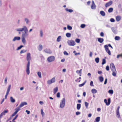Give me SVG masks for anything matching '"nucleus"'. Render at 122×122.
Segmentation results:
<instances>
[{"label":"nucleus","instance_id":"obj_2","mask_svg":"<svg viewBox=\"0 0 122 122\" xmlns=\"http://www.w3.org/2000/svg\"><path fill=\"white\" fill-rule=\"evenodd\" d=\"M26 59L28 61L26 66V71L27 74L29 75L30 74V61L31 59V57L30 56V53H28L26 55Z\"/></svg>","mask_w":122,"mask_h":122},{"label":"nucleus","instance_id":"obj_54","mask_svg":"<svg viewBox=\"0 0 122 122\" xmlns=\"http://www.w3.org/2000/svg\"><path fill=\"white\" fill-rule=\"evenodd\" d=\"M110 21L112 22H114L115 21V20L113 18H111L110 20Z\"/></svg>","mask_w":122,"mask_h":122},{"label":"nucleus","instance_id":"obj_33","mask_svg":"<svg viewBox=\"0 0 122 122\" xmlns=\"http://www.w3.org/2000/svg\"><path fill=\"white\" fill-rule=\"evenodd\" d=\"M10 100L11 102L12 103H14L15 101V99L12 97H10Z\"/></svg>","mask_w":122,"mask_h":122},{"label":"nucleus","instance_id":"obj_42","mask_svg":"<svg viewBox=\"0 0 122 122\" xmlns=\"http://www.w3.org/2000/svg\"><path fill=\"white\" fill-rule=\"evenodd\" d=\"M106 63V61L105 59H103L102 60V64L103 65L105 64Z\"/></svg>","mask_w":122,"mask_h":122},{"label":"nucleus","instance_id":"obj_45","mask_svg":"<svg viewBox=\"0 0 122 122\" xmlns=\"http://www.w3.org/2000/svg\"><path fill=\"white\" fill-rule=\"evenodd\" d=\"M82 69H81L80 70H77L76 71V72L78 74H81V72Z\"/></svg>","mask_w":122,"mask_h":122},{"label":"nucleus","instance_id":"obj_41","mask_svg":"<svg viewBox=\"0 0 122 122\" xmlns=\"http://www.w3.org/2000/svg\"><path fill=\"white\" fill-rule=\"evenodd\" d=\"M99 59L98 57H97L95 59V61L96 62L98 63L99 61Z\"/></svg>","mask_w":122,"mask_h":122},{"label":"nucleus","instance_id":"obj_49","mask_svg":"<svg viewBox=\"0 0 122 122\" xmlns=\"http://www.w3.org/2000/svg\"><path fill=\"white\" fill-rule=\"evenodd\" d=\"M75 41L78 43H79L80 42V39L78 38L76 39L75 40Z\"/></svg>","mask_w":122,"mask_h":122},{"label":"nucleus","instance_id":"obj_19","mask_svg":"<svg viewBox=\"0 0 122 122\" xmlns=\"http://www.w3.org/2000/svg\"><path fill=\"white\" fill-rule=\"evenodd\" d=\"M43 49V46L41 44H39L38 47V49L39 51H41Z\"/></svg>","mask_w":122,"mask_h":122},{"label":"nucleus","instance_id":"obj_46","mask_svg":"<svg viewBox=\"0 0 122 122\" xmlns=\"http://www.w3.org/2000/svg\"><path fill=\"white\" fill-rule=\"evenodd\" d=\"M108 93L111 94H112L113 93V91L112 90H110L108 91Z\"/></svg>","mask_w":122,"mask_h":122},{"label":"nucleus","instance_id":"obj_15","mask_svg":"<svg viewBox=\"0 0 122 122\" xmlns=\"http://www.w3.org/2000/svg\"><path fill=\"white\" fill-rule=\"evenodd\" d=\"M92 4L91 5V7L92 9H95L96 8V6L94 3V2L93 0L92 1Z\"/></svg>","mask_w":122,"mask_h":122},{"label":"nucleus","instance_id":"obj_31","mask_svg":"<svg viewBox=\"0 0 122 122\" xmlns=\"http://www.w3.org/2000/svg\"><path fill=\"white\" fill-rule=\"evenodd\" d=\"M58 87H56L54 89V94H55L58 91Z\"/></svg>","mask_w":122,"mask_h":122},{"label":"nucleus","instance_id":"obj_47","mask_svg":"<svg viewBox=\"0 0 122 122\" xmlns=\"http://www.w3.org/2000/svg\"><path fill=\"white\" fill-rule=\"evenodd\" d=\"M86 81H85L84 83H82V84H79V86L81 87H82V86H83L84 85V84H85V83L86 82Z\"/></svg>","mask_w":122,"mask_h":122},{"label":"nucleus","instance_id":"obj_59","mask_svg":"<svg viewBox=\"0 0 122 122\" xmlns=\"http://www.w3.org/2000/svg\"><path fill=\"white\" fill-rule=\"evenodd\" d=\"M100 35L102 37H103L104 36V34L103 32H102L100 33Z\"/></svg>","mask_w":122,"mask_h":122},{"label":"nucleus","instance_id":"obj_25","mask_svg":"<svg viewBox=\"0 0 122 122\" xmlns=\"http://www.w3.org/2000/svg\"><path fill=\"white\" fill-rule=\"evenodd\" d=\"M99 79L101 82L103 81L104 80L103 77L102 76H100L99 77Z\"/></svg>","mask_w":122,"mask_h":122},{"label":"nucleus","instance_id":"obj_60","mask_svg":"<svg viewBox=\"0 0 122 122\" xmlns=\"http://www.w3.org/2000/svg\"><path fill=\"white\" fill-rule=\"evenodd\" d=\"M81 113L80 112H76V115H78L80 114Z\"/></svg>","mask_w":122,"mask_h":122},{"label":"nucleus","instance_id":"obj_62","mask_svg":"<svg viewBox=\"0 0 122 122\" xmlns=\"http://www.w3.org/2000/svg\"><path fill=\"white\" fill-rule=\"evenodd\" d=\"M25 112L27 113V114H29L30 113V111L27 110H26Z\"/></svg>","mask_w":122,"mask_h":122},{"label":"nucleus","instance_id":"obj_43","mask_svg":"<svg viewBox=\"0 0 122 122\" xmlns=\"http://www.w3.org/2000/svg\"><path fill=\"white\" fill-rule=\"evenodd\" d=\"M100 117H97L95 119L96 121L97 122H99L100 120Z\"/></svg>","mask_w":122,"mask_h":122},{"label":"nucleus","instance_id":"obj_36","mask_svg":"<svg viewBox=\"0 0 122 122\" xmlns=\"http://www.w3.org/2000/svg\"><path fill=\"white\" fill-rule=\"evenodd\" d=\"M115 39L116 40L118 41L120 40V38L119 36H116L115 37Z\"/></svg>","mask_w":122,"mask_h":122},{"label":"nucleus","instance_id":"obj_13","mask_svg":"<svg viewBox=\"0 0 122 122\" xmlns=\"http://www.w3.org/2000/svg\"><path fill=\"white\" fill-rule=\"evenodd\" d=\"M15 111L12 115L11 116L12 117H13L16 115L17 113L19 111V108H16L15 109Z\"/></svg>","mask_w":122,"mask_h":122},{"label":"nucleus","instance_id":"obj_4","mask_svg":"<svg viewBox=\"0 0 122 122\" xmlns=\"http://www.w3.org/2000/svg\"><path fill=\"white\" fill-rule=\"evenodd\" d=\"M67 43L69 46H73L76 44L75 42L72 40H68L67 41Z\"/></svg>","mask_w":122,"mask_h":122},{"label":"nucleus","instance_id":"obj_28","mask_svg":"<svg viewBox=\"0 0 122 122\" xmlns=\"http://www.w3.org/2000/svg\"><path fill=\"white\" fill-rule=\"evenodd\" d=\"M66 36L68 38H69L71 36V34L70 33H67L66 34Z\"/></svg>","mask_w":122,"mask_h":122},{"label":"nucleus","instance_id":"obj_29","mask_svg":"<svg viewBox=\"0 0 122 122\" xmlns=\"http://www.w3.org/2000/svg\"><path fill=\"white\" fill-rule=\"evenodd\" d=\"M81 107V104H78L77 105L76 108L78 110H79Z\"/></svg>","mask_w":122,"mask_h":122},{"label":"nucleus","instance_id":"obj_27","mask_svg":"<svg viewBox=\"0 0 122 122\" xmlns=\"http://www.w3.org/2000/svg\"><path fill=\"white\" fill-rule=\"evenodd\" d=\"M100 13L102 16H104L105 15V13L103 11H100Z\"/></svg>","mask_w":122,"mask_h":122},{"label":"nucleus","instance_id":"obj_53","mask_svg":"<svg viewBox=\"0 0 122 122\" xmlns=\"http://www.w3.org/2000/svg\"><path fill=\"white\" fill-rule=\"evenodd\" d=\"M85 24H82L81 25L80 27L82 28H84L85 27Z\"/></svg>","mask_w":122,"mask_h":122},{"label":"nucleus","instance_id":"obj_44","mask_svg":"<svg viewBox=\"0 0 122 122\" xmlns=\"http://www.w3.org/2000/svg\"><path fill=\"white\" fill-rule=\"evenodd\" d=\"M85 106L87 109L88 108V105L89 104V103L86 102H85Z\"/></svg>","mask_w":122,"mask_h":122},{"label":"nucleus","instance_id":"obj_26","mask_svg":"<svg viewBox=\"0 0 122 122\" xmlns=\"http://www.w3.org/2000/svg\"><path fill=\"white\" fill-rule=\"evenodd\" d=\"M61 39V36H58L57 38L56 41L58 42H60Z\"/></svg>","mask_w":122,"mask_h":122},{"label":"nucleus","instance_id":"obj_23","mask_svg":"<svg viewBox=\"0 0 122 122\" xmlns=\"http://www.w3.org/2000/svg\"><path fill=\"white\" fill-rule=\"evenodd\" d=\"M92 93L93 94H95L97 93V91L95 89H92L91 90Z\"/></svg>","mask_w":122,"mask_h":122},{"label":"nucleus","instance_id":"obj_18","mask_svg":"<svg viewBox=\"0 0 122 122\" xmlns=\"http://www.w3.org/2000/svg\"><path fill=\"white\" fill-rule=\"evenodd\" d=\"M98 41L100 43H102L104 41L103 38H97Z\"/></svg>","mask_w":122,"mask_h":122},{"label":"nucleus","instance_id":"obj_34","mask_svg":"<svg viewBox=\"0 0 122 122\" xmlns=\"http://www.w3.org/2000/svg\"><path fill=\"white\" fill-rule=\"evenodd\" d=\"M37 74L39 78H41V74L40 72H37Z\"/></svg>","mask_w":122,"mask_h":122},{"label":"nucleus","instance_id":"obj_17","mask_svg":"<svg viewBox=\"0 0 122 122\" xmlns=\"http://www.w3.org/2000/svg\"><path fill=\"white\" fill-rule=\"evenodd\" d=\"M121 18V17L120 15H117L116 17V20L117 21H120Z\"/></svg>","mask_w":122,"mask_h":122},{"label":"nucleus","instance_id":"obj_21","mask_svg":"<svg viewBox=\"0 0 122 122\" xmlns=\"http://www.w3.org/2000/svg\"><path fill=\"white\" fill-rule=\"evenodd\" d=\"M24 21L26 24H28L30 22V20L28 18H25L24 19Z\"/></svg>","mask_w":122,"mask_h":122},{"label":"nucleus","instance_id":"obj_20","mask_svg":"<svg viewBox=\"0 0 122 122\" xmlns=\"http://www.w3.org/2000/svg\"><path fill=\"white\" fill-rule=\"evenodd\" d=\"M111 29L113 33L114 34H116L117 33V30L116 29L113 27L111 28Z\"/></svg>","mask_w":122,"mask_h":122},{"label":"nucleus","instance_id":"obj_58","mask_svg":"<svg viewBox=\"0 0 122 122\" xmlns=\"http://www.w3.org/2000/svg\"><path fill=\"white\" fill-rule=\"evenodd\" d=\"M106 69L107 71H108L109 70V66H106Z\"/></svg>","mask_w":122,"mask_h":122},{"label":"nucleus","instance_id":"obj_39","mask_svg":"<svg viewBox=\"0 0 122 122\" xmlns=\"http://www.w3.org/2000/svg\"><path fill=\"white\" fill-rule=\"evenodd\" d=\"M67 28L69 30H71L72 29V27L69 25H67Z\"/></svg>","mask_w":122,"mask_h":122},{"label":"nucleus","instance_id":"obj_6","mask_svg":"<svg viewBox=\"0 0 122 122\" xmlns=\"http://www.w3.org/2000/svg\"><path fill=\"white\" fill-rule=\"evenodd\" d=\"M55 77H53L51 79L47 81L48 84H50L55 81Z\"/></svg>","mask_w":122,"mask_h":122},{"label":"nucleus","instance_id":"obj_56","mask_svg":"<svg viewBox=\"0 0 122 122\" xmlns=\"http://www.w3.org/2000/svg\"><path fill=\"white\" fill-rule=\"evenodd\" d=\"M90 85L91 86H93V82L92 81H91L90 83Z\"/></svg>","mask_w":122,"mask_h":122},{"label":"nucleus","instance_id":"obj_30","mask_svg":"<svg viewBox=\"0 0 122 122\" xmlns=\"http://www.w3.org/2000/svg\"><path fill=\"white\" fill-rule=\"evenodd\" d=\"M116 115L117 118H121L119 112H116Z\"/></svg>","mask_w":122,"mask_h":122},{"label":"nucleus","instance_id":"obj_9","mask_svg":"<svg viewBox=\"0 0 122 122\" xmlns=\"http://www.w3.org/2000/svg\"><path fill=\"white\" fill-rule=\"evenodd\" d=\"M8 110H4V111L2 112L0 115V119L2 117L3 115H5V114L8 112Z\"/></svg>","mask_w":122,"mask_h":122},{"label":"nucleus","instance_id":"obj_51","mask_svg":"<svg viewBox=\"0 0 122 122\" xmlns=\"http://www.w3.org/2000/svg\"><path fill=\"white\" fill-rule=\"evenodd\" d=\"M18 116V115H16L15 116V117L12 119V121L14 122H15L14 121L17 118Z\"/></svg>","mask_w":122,"mask_h":122},{"label":"nucleus","instance_id":"obj_12","mask_svg":"<svg viewBox=\"0 0 122 122\" xmlns=\"http://www.w3.org/2000/svg\"><path fill=\"white\" fill-rule=\"evenodd\" d=\"M43 51L46 53L48 54H51L52 52L50 49H46L44 50Z\"/></svg>","mask_w":122,"mask_h":122},{"label":"nucleus","instance_id":"obj_1","mask_svg":"<svg viewBox=\"0 0 122 122\" xmlns=\"http://www.w3.org/2000/svg\"><path fill=\"white\" fill-rule=\"evenodd\" d=\"M15 30L19 32V34L20 33V32L24 31V32H22L21 37L26 38L28 37L29 35L28 33V30L25 26L23 25L22 28H17L15 29Z\"/></svg>","mask_w":122,"mask_h":122},{"label":"nucleus","instance_id":"obj_5","mask_svg":"<svg viewBox=\"0 0 122 122\" xmlns=\"http://www.w3.org/2000/svg\"><path fill=\"white\" fill-rule=\"evenodd\" d=\"M55 59V57L53 56H51L49 57L47 59V60L48 62H51L54 61Z\"/></svg>","mask_w":122,"mask_h":122},{"label":"nucleus","instance_id":"obj_57","mask_svg":"<svg viewBox=\"0 0 122 122\" xmlns=\"http://www.w3.org/2000/svg\"><path fill=\"white\" fill-rule=\"evenodd\" d=\"M56 96L57 97H60V93L59 92H58L57 93L56 95Z\"/></svg>","mask_w":122,"mask_h":122},{"label":"nucleus","instance_id":"obj_35","mask_svg":"<svg viewBox=\"0 0 122 122\" xmlns=\"http://www.w3.org/2000/svg\"><path fill=\"white\" fill-rule=\"evenodd\" d=\"M40 35L41 37H42L43 36V32L42 30H40Z\"/></svg>","mask_w":122,"mask_h":122},{"label":"nucleus","instance_id":"obj_24","mask_svg":"<svg viewBox=\"0 0 122 122\" xmlns=\"http://www.w3.org/2000/svg\"><path fill=\"white\" fill-rule=\"evenodd\" d=\"M65 10L67 11L70 13H71L73 11V10L72 9H68L67 8L65 9Z\"/></svg>","mask_w":122,"mask_h":122},{"label":"nucleus","instance_id":"obj_37","mask_svg":"<svg viewBox=\"0 0 122 122\" xmlns=\"http://www.w3.org/2000/svg\"><path fill=\"white\" fill-rule=\"evenodd\" d=\"M112 75L114 76H116L117 71H112Z\"/></svg>","mask_w":122,"mask_h":122},{"label":"nucleus","instance_id":"obj_3","mask_svg":"<svg viewBox=\"0 0 122 122\" xmlns=\"http://www.w3.org/2000/svg\"><path fill=\"white\" fill-rule=\"evenodd\" d=\"M66 103V100L63 98L61 100L60 103V107L61 108H63L65 106Z\"/></svg>","mask_w":122,"mask_h":122},{"label":"nucleus","instance_id":"obj_38","mask_svg":"<svg viewBox=\"0 0 122 122\" xmlns=\"http://www.w3.org/2000/svg\"><path fill=\"white\" fill-rule=\"evenodd\" d=\"M113 10V8H110L108 10V11L109 13H111L112 11Z\"/></svg>","mask_w":122,"mask_h":122},{"label":"nucleus","instance_id":"obj_55","mask_svg":"<svg viewBox=\"0 0 122 122\" xmlns=\"http://www.w3.org/2000/svg\"><path fill=\"white\" fill-rule=\"evenodd\" d=\"M64 55H68V53L66 51H65L64 52Z\"/></svg>","mask_w":122,"mask_h":122},{"label":"nucleus","instance_id":"obj_11","mask_svg":"<svg viewBox=\"0 0 122 122\" xmlns=\"http://www.w3.org/2000/svg\"><path fill=\"white\" fill-rule=\"evenodd\" d=\"M108 102H107V100L106 99H105L104 100V102L106 103V104L107 106L109 105L111 102V99L110 98H109L108 99Z\"/></svg>","mask_w":122,"mask_h":122},{"label":"nucleus","instance_id":"obj_14","mask_svg":"<svg viewBox=\"0 0 122 122\" xmlns=\"http://www.w3.org/2000/svg\"><path fill=\"white\" fill-rule=\"evenodd\" d=\"M20 39V37L19 36H15L12 40V41L13 42H15L16 41H19Z\"/></svg>","mask_w":122,"mask_h":122},{"label":"nucleus","instance_id":"obj_8","mask_svg":"<svg viewBox=\"0 0 122 122\" xmlns=\"http://www.w3.org/2000/svg\"><path fill=\"white\" fill-rule=\"evenodd\" d=\"M110 66L111 69L112 71H115L116 70L115 68L114 64L112 63H111L110 65Z\"/></svg>","mask_w":122,"mask_h":122},{"label":"nucleus","instance_id":"obj_7","mask_svg":"<svg viewBox=\"0 0 122 122\" xmlns=\"http://www.w3.org/2000/svg\"><path fill=\"white\" fill-rule=\"evenodd\" d=\"M11 87V85H9L8 87L6 94L5 96V99L7 98V96L9 94V92L10 89Z\"/></svg>","mask_w":122,"mask_h":122},{"label":"nucleus","instance_id":"obj_50","mask_svg":"<svg viewBox=\"0 0 122 122\" xmlns=\"http://www.w3.org/2000/svg\"><path fill=\"white\" fill-rule=\"evenodd\" d=\"M106 51L108 53L109 55H111V53L109 49L107 50V51Z\"/></svg>","mask_w":122,"mask_h":122},{"label":"nucleus","instance_id":"obj_10","mask_svg":"<svg viewBox=\"0 0 122 122\" xmlns=\"http://www.w3.org/2000/svg\"><path fill=\"white\" fill-rule=\"evenodd\" d=\"M27 104V103L26 102H22L20 103L19 106L18 107H17L16 108H19V110H20V108L22 107L24 105H26Z\"/></svg>","mask_w":122,"mask_h":122},{"label":"nucleus","instance_id":"obj_40","mask_svg":"<svg viewBox=\"0 0 122 122\" xmlns=\"http://www.w3.org/2000/svg\"><path fill=\"white\" fill-rule=\"evenodd\" d=\"M108 46L107 45H105L104 46V47L106 51H107V50L109 49Z\"/></svg>","mask_w":122,"mask_h":122},{"label":"nucleus","instance_id":"obj_22","mask_svg":"<svg viewBox=\"0 0 122 122\" xmlns=\"http://www.w3.org/2000/svg\"><path fill=\"white\" fill-rule=\"evenodd\" d=\"M25 38L21 37L22 41L24 45L25 44H26V40Z\"/></svg>","mask_w":122,"mask_h":122},{"label":"nucleus","instance_id":"obj_63","mask_svg":"<svg viewBox=\"0 0 122 122\" xmlns=\"http://www.w3.org/2000/svg\"><path fill=\"white\" fill-rule=\"evenodd\" d=\"M107 78H106L105 79L104 82V84H107Z\"/></svg>","mask_w":122,"mask_h":122},{"label":"nucleus","instance_id":"obj_32","mask_svg":"<svg viewBox=\"0 0 122 122\" xmlns=\"http://www.w3.org/2000/svg\"><path fill=\"white\" fill-rule=\"evenodd\" d=\"M41 113L42 115V117H44L45 115V113L44 112H43V110L42 109H41Z\"/></svg>","mask_w":122,"mask_h":122},{"label":"nucleus","instance_id":"obj_52","mask_svg":"<svg viewBox=\"0 0 122 122\" xmlns=\"http://www.w3.org/2000/svg\"><path fill=\"white\" fill-rule=\"evenodd\" d=\"M26 51V50H22L20 51V54H21L22 53L25 52Z\"/></svg>","mask_w":122,"mask_h":122},{"label":"nucleus","instance_id":"obj_64","mask_svg":"<svg viewBox=\"0 0 122 122\" xmlns=\"http://www.w3.org/2000/svg\"><path fill=\"white\" fill-rule=\"evenodd\" d=\"M12 46V47L13 49H15L14 45V44H11Z\"/></svg>","mask_w":122,"mask_h":122},{"label":"nucleus","instance_id":"obj_61","mask_svg":"<svg viewBox=\"0 0 122 122\" xmlns=\"http://www.w3.org/2000/svg\"><path fill=\"white\" fill-rule=\"evenodd\" d=\"M7 79V77H6L5 78V83L6 84V83Z\"/></svg>","mask_w":122,"mask_h":122},{"label":"nucleus","instance_id":"obj_16","mask_svg":"<svg viewBox=\"0 0 122 122\" xmlns=\"http://www.w3.org/2000/svg\"><path fill=\"white\" fill-rule=\"evenodd\" d=\"M112 1H110L109 2L106 3L105 5L106 7H107L111 5L112 4Z\"/></svg>","mask_w":122,"mask_h":122},{"label":"nucleus","instance_id":"obj_48","mask_svg":"<svg viewBox=\"0 0 122 122\" xmlns=\"http://www.w3.org/2000/svg\"><path fill=\"white\" fill-rule=\"evenodd\" d=\"M24 46L23 45H20V46L18 47L17 50H18L20 49L22 47H23Z\"/></svg>","mask_w":122,"mask_h":122}]
</instances>
